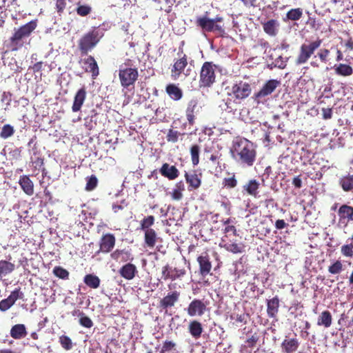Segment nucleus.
<instances>
[{
    "label": "nucleus",
    "instance_id": "51",
    "mask_svg": "<svg viewBox=\"0 0 353 353\" xmlns=\"http://www.w3.org/2000/svg\"><path fill=\"white\" fill-rule=\"evenodd\" d=\"M98 184V179L95 175H92L90 177L87 178V183L85 185V190L86 191H92L94 190Z\"/></svg>",
    "mask_w": 353,
    "mask_h": 353
},
{
    "label": "nucleus",
    "instance_id": "6",
    "mask_svg": "<svg viewBox=\"0 0 353 353\" xmlns=\"http://www.w3.org/2000/svg\"><path fill=\"white\" fill-rule=\"evenodd\" d=\"M209 302L204 299H194L188 304L185 309L188 316H202L207 311H208V305Z\"/></svg>",
    "mask_w": 353,
    "mask_h": 353
},
{
    "label": "nucleus",
    "instance_id": "25",
    "mask_svg": "<svg viewBox=\"0 0 353 353\" xmlns=\"http://www.w3.org/2000/svg\"><path fill=\"white\" fill-rule=\"evenodd\" d=\"M31 65L30 68L34 72H39L45 67L50 70V65L47 61L39 60L37 54H32L30 57Z\"/></svg>",
    "mask_w": 353,
    "mask_h": 353
},
{
    "label": "nucleus",
    "instance_id": "57",
    "mask_svg": "<svg viewBox=\"0 0 353 353\" xmlns=\"http://www.w3.org/2000/svg\"><path fill=\"white\" fill-rule=\"evenodd\" d=\"M79 323L82 327L85 328H91L94 325L92 319L86 316L85 314L79 319Z\"/></svg>",
    "mask_w": 353,
    "mask_h": 353
},
{
    "label": "nucleus",
    "instance_id": "39",
    "mask_svg": "<svg viewBox=\"0 0 353 353\" xmlns=\"http://www.w3.org/2000/svg\"><path fill=\"white\" fill-rule=\"evenodd\" d=\"M201 148L197 144H194L190 147V155L192 163L194 166H196L199 163V153H200Z\"/></svg>",
    "mask_w": 353,
    "mask_h": 353
},
{
    "label": "nucleus",
    "instance_id": "42",
    "mask_svg": "<svg viewBox=\"0 0 353 353\" xmlns=\"http://www.w3.org/2000/svg\"><path fill=\"white\" fill-rule=\"evenodd\" d=\"M154 216L152 215H149L148 216L144 217L140 223V229L143 231H146L147 230H150V227L154 223Z\"/></svg>",
    "mask_w": 353,
    "mask_h": 353
},
{
    "label": "nucleus",
    "instance_id": "40",
    "mask_svg": "<svg viewBox=\"0 0 353 353\" xmlns=\"http://www.w3.org/2000/svg\"><path fill=\"white\" fill-rule=\"evenodd\" d=\"M303 15V10L300 8H292L286 13V18L290 21H298Z\"/></svg>",
    "mask_w": 353,
    "mask_h": 353
},
{
    "label": "nucleus",
    "instance_id": "4",
    "mask_svg": "<svg viewBox=\"0 0 353 353\" xmlns=\"http://www.w3.org/2000/svg\"><path fill=\"white\" fill-rule=\"evenodd\" d=\"M223 17L216 16L214 19H210L207 16H201L196 18L195 23L203 32L224 33L225 30L220 23L223 22Z\"/></svg>",
    "mask_w": 353,
    "mask_h": 353
},
{
    "label": "nucleus",
    "instance_id": "53",
    "mask_svg": "<svg viewBox=\"0 0 353 353\" xmlns=\"http://www.w3.org/2000/svg\"><path fill=\"white\" fill-rule=\"evenodd\" d=\"M176 347V344L175 342L172 341H165L163 344L160 353H166L175 350Z\"/></svg>",
    "mask_w": 353,
    "mask_h": 353
},
{
    "label": "nucleus",
    "instance_id": "62",
    "mask_svg": "<svg viewBox=\"0 0 353 353\" xmlns=\"http://www.w3.org/2000/svg\"><path fill=\"white\" fill-rule=\"evenodd\" d=\"M259 336L258 334L255 332L246 340L245 343L248 344V346L249 347L252 348L256 345L257 342L259 341Z\"/></svg>",
    "mask_w": 353,
    "mask_h": 353
},
{
    "label": "nucleus",
    "instance_id": "38",
    "mask_svg": "<svg viewBox=\"0 0 353 353\" xmlns=\"http://www.w3.org/2000/svg\"><path fill=\"white\" fill-rule=\"evenodd\" d=\"M228 177H225L223 179L222 185L224 188L228 189L234 188L238 185V181L236 178L235 173L228 172Z\"/></svg>",
    "mask_w": 353,
    "mask_h": 353
},
{
    "label": "nucleus",
    "instance_id": "48",
    "mask_svg": "<svg viewBox=\"0 0 353 353\" xmlns=\"http://www.w3.org/2000/svg\"><path fill=\"white\" fill-rule=\"evenodd\" d=\"M59 341L64 350H70L72 348V342L69 336L66 335H61L59 336Z\"/></svg>",
    "mask_w": 353,
    "mask_h": 353
},
{
    "label": "nucleus",
    "instance_id": "41",
    "mask_svg": "<svg viewBox=\"0 0 353 353\" xmlns=\"http://www.w3.org/2000/svg\"><path fill=\"white\" fill-rule=\"evenodd\" d=\"M15 130L14 127L10 124H5L1 131L0 137L3 139H7L14 135Z\"/></svg>",
    "mask_w": 353,
    "mask_h": 353
},
{
    "label": "nucleus",
    "instance_id": "56",
    "mask_svg": "<svg viewBox=\"0 0 353 353\" xmlns=\"http://www.w3.org/2000/svg\"><path fill=\"white\" fill-rule=\"evenodd\" d=\"M330 50L326 48L320 49L317 52V57L319 58L322 63H326L329 59Z\"/></svg>",
    "mask_w": 353,
    "mask_h": 353
},
{
    "label": "nucleus",
    "instance_id": "55",
    "mask_svg": "<svg viewBox=\"0 0 353 353\" xmlns=\"http://www.w3.org/2000/svg\"><path fill=\"white\" fill-rule=\"evenodd\" d=\"M76 11L78 15L85 17L91 12L92 8L88 5H81L77 8Z\"/></svg>",
    "mask_w": 353,
    "mask_h": 353
},
{
    "label": "nucleus",
    "instance_id": "8",
    "mask_svg": "<svg viewBox=\"0 0 353 353\" xmlns=\"http://www.w3.org/2000/svg\"><path fill=\"white\" fill-rule=\"evenodd\" d=\"M127 97V103H143L150 97L148 90H127L124 92Z\"/></svg>",
    "mask_w": 353,
    "mask_h": 353
},
{
    "label": "nucleus",
    "instance_id": "59",
    "mask_svg": "<svg viewBox=\"0 0 353 353\" xmlns=\"http://www.w3.org/2000/svg\"><path fill=\"white\" fill-rule=\"evenodd\" d=\"M166 92L170 99L174 101L179 100L183 96L181 90H166Z\"/></svg>",
    "mask_w": 353,
    "mask_h": 353
},
{
    "label": "nucleus",
    "instance_id": "22",
    "mask_svg": "<svg viewBox=\"0 0 353 353\" xmlns=\"http://www.w3.org/2000/svg\"><path fill=\"white\" fill-rule=\"evenodd\" d=\"M159 171L162 176L168 178L169 180H174L179 175V171L176 166L170 165L168 163H163Z\"/></svg>",
    "mask_w": 353,
    "mask_h": 353
},
{
    "label": "nucleus",
    "instance_id": "50",
    "mask_svg": "<svg viewBox=\"0 0 353 353\" xmlns=\"http://www.w3.org/2000/svg\"><path fill=\"white\" fill-rule=\"evenodd\" d=\"M225 249L234 254L241 253L243 252V247L241 244L236 243H228L224 245Z\"/></svg>",
    "mask_w": 353,
    "mask_h": 353
},
{
    "label": "nucleus",
    "instance_id": "17",
    "mask_svg": "<svg viewBox=\"0 0 353 353\" xmlns=\"http://www.w3.org/2000/svg\"><path fill=\"white\" fill-rule=\"evenodd\" d=\"M196 261L199 263V274L205 277L207 275L210 274V272L212 268V262L210 261V258L208 252H204L202 254L199 255Z\"/></svg>",
    "mask_w": 353,
    "mask_h": 353
},
{
    "label": "nucleus",
    "instance_id": "54",
    "mask_svg": "<svg viewBox=\"0 0 353 353\" xmlns=\"http://www.w3.org/2000/svg\"><path fill=\"white\" fill-rule=\"evenodd\" d=\"M183 134L176 130L170 129L168 132L166 139L168 142L176 143L179 140V137Z\"/></svg>",
    "mask_w": 353,
    "mask_h": 353
},
{
    "label": "nucleus",
    "instance_id": "1",
    "mask_svg": "<svg viewBox=\"0 0 353 353\" xmlns=\"http://www.w3.org/2000/svg\"><path fill=\"white\" fill-rule=\"evenodd\" d=\"M233 157L241 164L246 166H252L256 160V151L252 143L243 139L237 141L233 146Z\"/></svg>",
    "mask_w": 353,
    "mask_h": 353
},
{
    "label": "nucleus",
    "instance_id": "63",
    "mask_svg": "<svg viewBox=\"0 0 353 353\" xmlns=\"http://www.w3.org/2000/svg\"><path fill=\"white\" fill-rule=\"evenodd\" d=\"M21 148H14L9 152V157L12 160H18L21 156Z\"/></svg>",
    "mask_w": 353,
    "mask_h": 353
},
{
    "label": "nucleus",
    "instance_id": "44",
    "mask_svg": "<svg viewBox=\"0 0 353 353\" xmlns=\"http://www.w3.org/2000/svg\"><path fill=\"white\" fill-rule=\"evenodd\" d=\"M343 270V265L340 260L335 261L328 267V272L332 274H340Z\"/></svg>",
    "mask_w": 353,
    "mask_h": 353
},
{
    "label": "nucleus",
    "instance_id": "2",
    "mask_svg": "<svg viewBox=\"0 0 353 353\" xmlns=\"http://www.w3.org/2000/svg\"><path fill=\"white\" fill-rule=\"evenodd\" d=\"M37 26V20H32L28 23L14 29L12 36L10 38V44L12 51L18 50L23 46V39L30 37Z\"/></svg>",
    "mask_w": 353,
    "mask_h": 353
},
{
    "label": "nucleus",
    "instance_id": "64",
    "mask_svg": "<svg viewBox=\"0 0 353 353\" xmlns=\"http://www.w3.org/2000/svg\"><path fill=\"white\" fill-rule=\"evenodd\" d=\"M281 85L280 81H277L275 79L269 80L267 83L263 85V88H276L277 87Z\"/></svg>",
    "mask_w": 353,
    "mask_h": 353
},
{
    "label": "nucleus",
    "instance_id": "3",
    "mask_svg": "<svg viewBox=\"0 0 353 353\" xmlns=\"http://www.w3.org/2000/svg\"><path fill=\"white\" fill-rule=\"evenodd\" d=\"M102 34L94 28L84 34L78 41V48L81 56H87L99 42Z\"/></svg>",
    "mask_w": 353,
    "mask_h": 353
},
{
    "label": "nucleus",
    "instance_id": "58",
    "mask_svg": "<svg viewBox=\"0 0 353 353\" xmlns=\"http://www.w3.org/2000/svg\"><path fill=\"white\" fill-rule=\"evenodd\" d=\"M306 23L312 30L315 31L319 30L321 26V23L318 20H316V18L312 17L310 16H309Z\"/></svg>",
    "mask_w": 353,
    "mask_h": 353
},
{
    "label": "nucleus",
    "instance_id": "18",
    "mask_svg": "<svg viewBox=\"0 0 353 353\" xmlns=\"http://www.w3.org/2000/svg\"><path fill=\"white\" fill-rule=\"evenodd\" d=\"M299 345L298 339L286 336L281 344V348L283 353H294L298 350Z\"/></svg>",
    "mask_w": 353,
    "mask_h": 353
},
{
    "label": "nucleus",
    "instance_id": "15",
    "mask_svg": "<svg viewBox=\"0 0 353 353\" xmlns=\"http://www.w3.org/2000/svg\"><path fill=\"white\" fill-rule=\"evenodd\" d=\"M202 106L197 99H191L185 110V115L188 123L192 125L194 123L195 116L201 110Z\"/></svg>",
    "mask_w": 353,
    "mask_h": 353
},
{
    "label": "nucleus",
    "instance_id": "43",
    "mask_svg": "<svg viewBox=\"0 0 353 353\" xmlns=\"http://www.w3.org/2000/svg\"><path fill=\"white\" fill-rule=\"evenodd\" d=\"M223 92L221 93L223 98V101L225 102L226 105H229L232 103H236V99H234L235 97V92L234 91H230V90H223Z\"/></svg>",
    "mask_w": 353,
    "mask_h": 353
},
{
    "label": "nucleus",
    "instance_id": "23",
    "mask_svg": "<svg viewBox=\"0 0 353 353\" xmlns=\"http://www.w3.org/2000/svg\"><path fill=\"white\" fill-rule=\"evenodd\" d=\"M19 184L28 196H32L34 194V183L30 179L28 175H22L19 180Z\"/></svg>",
    "mask_w": 353,
    "mask_h": 353
},
{
    "label": "nucleus",
    "instance_id": "20",
    "mask_svg": "<svg viewBox=\"0 0 353 353\" xmlns=\"http://www.w3.org/2000/svg\"><path fill=\"white\" fill-rule=\"evenodd\" d=\"M85 65V71L92 74L93 77H96L99 74V68L94 57L87 55V57L81 59V61Z\"/></svg>",
    "mask_w": 353,
    "mask_h": 353
},
{
    "label": "nucleus",
    "instance_id": "61",
    "mask_svg": "<svg viewBox=\"0 0 353 353\" xmlns=\"http://www.w3.org/2000/svg\"><path fill=\"white\" fill-rule=\"evenodd\" d=\"M272 63L274 65L275 67L283 69L285 68L287 65V59L283 58L281 55H279L277 58L274 59Z\"/></svg>",
    "mask_w": 353,
    "mask_h": 353
},
{
    "label": "nucleus",
    "instance_id": "10",
    "mask_svg": "<svg viewBox=\"0 0 353 353\" xmlns=\"http://www.w3.org/2000/svg\"><path fill=\"white\" fill-rule=\"evenodd\" d=\"M339 225L344 227L353 221V206L343 204L338 209Z\"/></svg>",
    "mask_w": 353,
    "mask_h": 353
},
{
    "label": "nucleus",
    "instance_id": "49",
    "mask_svg": "<svg viewBox=\"0 0 353 353\" xmlns=\"http://www.w3.org/2000/svg\"><path fill=\"white\" fill-rule=\"evenodd\" d=\"M230 91L235 92L234 99H236V103H240V101L248 97L250 94L251 90H230Z\"/></svg>",
    "mask_w": 353,
    "mask_h": 353
},
{
    "label": "nucleus",
    "instance_id": "19",
    "mask_svg": "<svg viewBox=\"0 0 353 353\" xmlns=\"http://www.w3.org/2000/svg\"><path fill=\"white\" fill-rule=\"evenodd\" d=\"M185 181L188 183L189 190H196L201 185V174H198L195 170L191 173L185 172L184 174Z\"/></svg>",
    "mask_w": 353,
    "mask_h": 353
},
{
    "label": "nucleus",
    "instance_id": "29",
    "mask_svg": "<svg viewBox=\"0 0 353 353\" xmlns=\"http://www.w3.org/2000/svg\"><path fill=\"white\" fill-rule=\"evenodd\" d=\"M339 184L344 192H353V174L342 176L339 180Z\"/></svg>",
    "mask_w": 353,
    "mask_h": 353
},
{
    "label": "nucleus",
    "instance_id": "37",
    "mask_svg": "<svg viewBox=\"0 0 353 353\" xmlns=\"http://www.w3.org/2000/svg\"><path fill=\"white\" fill-rule=\"evenodd\" d=\"M334 69L335 73L340 76H350L353 73V68L347 64L340 63L339 65H335Z\"/></svg>",
    "mask_w": 353,
    "mask_h": 353
},
{
    "label": "nucleus",
    "instance_id": "60",
    "mask_svg": "<svg viewBox=\"0 0 353 353\" xmlns=\"http://www.w3.org/2000/svg\"><path fill=\"white\" fill-rule=\"evenodd\" d=\"M55 3V8L59 15L63 12L66 7V0H53Z\"/></svg>",
    "mask_w": 353,
    "mask_h": 353
},
{
    "label": "nucleus",
    "instance_id": "9",
    "mask_svg": "<svg viewBox=\"0 0 353 353\" xmlns=\"http://www.w3.org/2000/svg\"><path fill=\"white\" fill-rule=\"evenodd\" d=\"M181 296V292L177 290L169 292L164 297H163L159 303V307L167 311L175 306V305L179 301Z\"/></svg>",
    "mask_w": 353,
    "mask_h": 353
},
{
    "label": "nucleus",
    "instance_id": "35",
    "mask_svg": "<svg viewBox=\"0 0 353 353\" xmlns=\"http://www.w3.org/2000/svg\"><path fill=\"white\" fill-rule=\"evenodd\" d=\"M15 269V265L13 263L6 260L0 261V277L6 276L12 273Z\"/></svg>",
    "mask_w": 353,
    "mask_h": 353
},
{
    "label": "nucleus",
    "instance_id": "28",
    "mask_svg": "<svg viewBox=\"0 0 353 353\" xmlns=\"http://www.w3.org/2000/svg\"><path fill=\"white\" fill-rule=\"evenodd\" d=\"M279 308V299L277 296L267 301V314L270 318L276 317Z\"/></svg>",
    "mask_w": 353,
    "mask_h": 353
},
{
    "label": "nucleus",
    "instance_id": "14",
    "mask_svg": "<svg viewBox=\"0 0 353 353\" xmlns=\"http://www.w3.org/2000/svg\"><path fill=\"white\" fill-rule=\"evenodd\" d=\"M23 293L21 291V288H15L7 299H3L0 301V310L2 312L7 311L18 299H23Z\"/></svg>",
    "mask_w": 353,
    "mask_h": 353
},
{
    "label": "nucleus",
    "instance_id": "12",
    "mask_svg": "<svg viewBox=\"0 0 353 353\" xmlns=\"http://www.w3.org/2000/svg\"><path fill=\"white\" fill-rule=\"evenodd\" d=\"M116 243V238L113 234L106 233L101 237L99 240V250L97 254L102 252L108 254L114 248Z\"/></svg>",
    "mask_w": 353,
    "mask_h": 353
},
{
    "label": "nucleus",
    "instance_id": "16",
    "mask_svg": "<svg viewBox=\"0 0 353 353\" xmlns=\"http://www.w3.org/2000/svg\"><path fill=\"white\" fill-rule=\"evenodd\" d=\"M179 58L176 59L171 69V76L173 79H176L184 70L188 65L187 55L183 53V50L178 52Z\"/></svg>",
    "mask_w": 353,
    "mask_h": 353
},
{
    "label": "nucleus",
    "instance_id": "7",
    "mask_svg": "<svg viewBox=\"0 0 353 353\" xmlns=\"http://www.w3.org/2000/svg\"><path fill=\"white\" fill-rule=\"evenodd\" d=\"M215 80L214 70L210 62H205L200 73L201 86L210 87Z\"/></svg>",
    "mask_w": 353,
    "mask_h": 353
},
{
    "label": "nucleus",
    "instance_id": "26",
    "mask_svg": "<svg viewBox=\"0 0 353 353\" xmlns=\"http://www.w3.org/2000/svg\"><path fill=\"white\" fill-rule=\"evenodd\" d=\"M263 31L270 37H275L279 32V22L276 19H270L262 23Z\"/></svg>",
    "mask_w": 353,
    "mask_h": 353
},
{
    "label": "nucleus",
    "instance_id": "31",
    "mask_svg": "<svg viewBox=\"0 0 353 353\" xmlns=\"http://www.w3.org/2000/svg\"><path fill=\"white\" fill-rule=\"evenodd\" d=\"M188 330L193 338L198 339L201 337L203 332V327L199 321L193 320L189 323Z\"/></svg>",
    "mask_w": 353,
    "mask_h": 353
},
{
    "label": "nucleus",
    "instance_id": "46",
    "mask_svg": "<svg viewBox=\"0 0 353 353\" xmlns=\"http://www.w3.org/2000/svg\"><path fill=\"white\" fill-rule=\"evenodd\" d=\"M52 272L59 279H68L69 278V272L61 266H55Z\"/></svg>",
    "mask_w": 353,
    "mask_h": 353
},
{
    "label": "nucleus",
    "instance_id": "47",
    "mask_svg": "<svg viewBox=\"0 0 353 353\" xmlns=\"http://www.w3.org/2000/svg\"><path fill=\"white\" fill-rule=\"evenodd\" d=\"M331 91L332 90H324L318 98L319 103L325 104L328 101H334L333 94ZM333 104H334V101H333Z\"/></svg>",
    "mask_w": 353,
    "mask_h": 353
},
{
    "label": "nucleus",
    "instance_id": "45",
    "mask_svg": "<svg viewBox=\"0 0 353 353\" xmlns=\"http://www.w3.org/2000/svg\"><path fill=\"white\" fill-rule=\"evenodd\" d=\"M274 90H260L254 94L255 101L257 103H263L266 101V97L270 95Z\"/></svg>",
    "mask_w": 353,
    "mask_h": 353
},
{
    "label": "nucleus",
    "instance_id": "13",
    "mask_svg": "<svg viewBox=\"0 0 353 353\" xmlns=\"http://www.w3.org/2000/svg\"><path fill=\"white\" fill-rule=\"evenodd\" d=\"M138 71L136 68H125L119 70V78L123 86H130L137 79Z\"/></svg>",
    "mask_w": 353,
    "mask_h": 353
},
{
    "label": "nucleus",
    "instance_id": "21",
    "mask_svg": "<svg viewBox=\"0 0 353 353\" xmlns=\"http://www.w3.org/2000/svg\"><path fill=\"white\" fill-rule=\"evenodd\" d=\"M110 256L113 260L119 262L132 261L134 259L130 250L125 249H117L111 253Z\"/></svg>",
    "mask_w": 353,
    "mask_h": 353
},
{
    "label": "nucleus",
    "instance_id": "36",
    "mask_svg": "<svg viewBox=\"0 0 353 353\" xmlns=\"http://www.w3.org/2000/svg\"><path fill=\"white\" fill-rule=\"evenodd\" d=\"M83 282L89 288L97 289L100 285L101 280L97 276L92 274H88L84 276Z\"/></svg>",
    "mask_w": 353,
    "mask_h": 353
},
{
    "label": "nucleus",
    "instance_id": "33",
    "mask_svg": "<svg viewBox=\"0 0 353 353\" xmlns=\"http://www.w3.org/2000/svg\"><path fill=\"white\" fill-rule=\"evenodd\" d=\"M157 241V234L154 229L144 231V242L147 247L153 248Z\"/></svg>",
    "mask_w": 353,
    "mask_h": 353
},
{
    "label": "nucleus",
    "instance_id": "24",
    "mask_svg": "<svg viewBox=\"0 0 353 353\" xmlns=\"http://www.w3.org/2000/svg\"><path fill=\"white\" fill-rule=\"evenodd\" d=\"M119 273L123 278L132 280L137 273V267L131 263H128L119 269Z\"/></svg>",
    "mask_w": 353,
    "mask_h": 353
},
{
    "label": "nucleus",
    "instance_id": "34",
    "mask_svg": "<svg viewBox=\"0 0 353 353\" xmlns=\"http://www.w3.org/2000/svg\"><path fill=\"white\" fill-rule=\"evenodd\" d=\"M85 99V90H79L75 94L74 102L72 104V111L76 112L81 110V108Z\"/></svg>",
    "mask_w": 353,
    "mask_h": 353
},
{
    "label": "nucleus",
    "instance_id": "32",
    "mask_svg": "<svg viewBox=\"0 0 353 353\" xmlns=\"http://www.w3.org/2000/svg\"><path fill=\"white\" fill-rule=\"evenodd\" d=\"M332 323V316L329 310L323 311L318 317L317 325L328 328Z\"/></svg>",
    "mask_w": 353,
    "mask_h": 353
},
{
    "label": "nucleus",
    "instance_id": "52",
    "mask_svg": "<svg viewBox=\"0 0 353 353\" xmlns=\"http://www.w3.org/2000/svg\"><path fill=\"white\" fill-rule=\"evenodd\" d=\"M341 252L344 256L353 257V243L342 245Z\"/></svg>",
    "mask_w": 353,
    "mask_h": 353
},
{
    "label": "nucleus",
    "instance_id": "5",
    "mask_svg": "<svg viewBox=\"0 0 353 353\" xmlns=\"http://www.w3.org/2000/svg\"><path fill=\"white\" fill-rule=\"evenodd\" d=\"M321 43L322 40L319 38L315 41L303 43L300 46L299 54L295 59V64L301 65L306 63Z\"/></svg>",
    "mask_w": 353,
    "mask_h": 353
},
{
    "label": "nucleus",
    "instance_id": "27",
    "mask_svg": "<svg viewBox=\"0 0 353 353\" xmlns=\"http://www.w3.org/2000/svg\"><path fill=\"white\" fill-rule=\"evenodd\" d=\"M260 183L256 179H250L243 186V190L248 194L256 198L259 194Z\"/></svg>",
    "mask_w": 353,
    "mask_h": 353
},
{
    "label": "nucleus",
    "instance_id": "30",
    "mask_svg": "<svg viewBox=\"0 0 353 353\" xmlns=\"http://www.w3.org/2000/svg\"><path fill=\"white\" fill-rule=\"evenodd\" d=\"M10 336L14 339H21L26 336L28 332L23 324H16L10 329Z\"/></svg>",
    "mask_w": 353,
    "mask_h": 353
},
{
    "label": "nucleus",
    "instance_id": "11",
    "mask_svg": "<svg viewBox=\"0 0 353 353\" xmlns=\"http://www.w3.org/2000/svg\"><path fill=\"white\" fill-rule=\"evenodd\" d=\"M161 274V278L164 281H167L168 279L171 281H175L183 277L186 274V271L184 268H172L171 266L167 264L162 268Z\"/></svg>",
    "mask_w": 353,
    "mask_h": 353
}]
</instances>
